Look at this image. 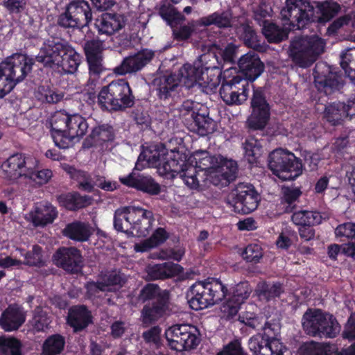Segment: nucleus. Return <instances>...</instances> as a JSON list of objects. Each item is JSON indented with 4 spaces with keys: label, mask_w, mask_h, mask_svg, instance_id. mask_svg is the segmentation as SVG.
<instances>
[{
    "label": "nucleus",
    "mask_w": 355,
    "mask_h": 355,
    "mask_svg": "<svg viewBox=\"0 0 355 355\" xmlns=\"http://www.w3.org/2000/svg\"><path fill=\"white\" fill-rule=\"evenodd\" d=\"M32 162H33V166L29 171L31 174L27 175L26 178L40 185L47 183L52 177V171L49 169L36 171L37 161L33 159Z\"/></svg>",
    "instance_id": "nucleus-56"
},
{
    "label": "nucleus",
    "mask_w": 355,
    "mask_h": 355,
    "mask_svg": "<svg viewBox=\"0 0 355 355\" xmlns=\"http://www.w3.org/2000/svg\"><path fill=\"white\" fill-rule=\"evenodd\" d=\"M354 225L352 223H345L338 225L334 230V234L337 239L342 238L354 239L355 238Z\"/></svg>",
    "instance_id": "nucleus-63"
},
{
    "label": "nucleus",
    "mask_w": 355,
    "mask_h": 355,
    "mask_svg": "<svg viewBox=\"0 0 355 355\" xmlns=\"http://www.w3.org/2000/svg\"><path fill=\"white\" fill-rule=\"evenodd\" d=\"M324 48V40L317 35L296 37L291 42L290 55L300 67L306 68L317 60Z\"/></svg>",
    "instance_id": "nucleus-6"
},
{
    "label": "nucleus",
    "mask_w": 355,
    "mask_h": 355,
    "mask_svg": "<svg viewBox=\"0 0 355 355\" xmlns=\"http://www.w3.org/2000/svg\"><path fill=\"white\" fill-rule=\"evenodd\" d=\"M252 292V288L248 282H241L236 285L232 299L238 304H243L244 301L250 296Z\"/></svg>",
    "instance_id": "nucleus-61"
},
{
    "label": "nucleus",
    "mask_w": 355,
    "mask_h": 355,
    "mask_svg": "<svg viewBox=\"0 0 355 355\" xmlns=\"http://www.w3.org/2000/svg\"><path fill=\"white\" fill-rule=\"evenodd\" d=\"M167 238L168 235L164 229L158 228L149 239H146L139 243H136L134 245V249L136 252H146L164 243Z\"/></svg>",
    "instance_id": "nucleus-40"
},
{
    "label": "nucleus",
    "mask_w": 355,
    "mask_h": 355,
    "mask_svg": "<svg viewBox=\"0 0 355 355\" xmlns=\"http://www.w3.org/2000/svg\"><path fill=\"white\" fill-rule=\"evenodd\" d=\"M259 197L254 187L248 183H239L227 196V202L234 207L235 212L248 214L254 211Z\"/></svg>",
    "instance_id": "nucleus-12"
},
{
    "label": "nucleus",
    "mask_w": 355,
    "mask_h": 355,
    "mask_svg": "<svg viewBox=\"0 0 355 355\" xmlns=\"http://www.w3.org/2000/svg\"><path fill=\"white\" fill-rule=\"evenodd\" d=\"M24 263L31 266H41L42 265V248L34 245L31 251L24 254Z\"/></svg>",
    "instance_id": "nucleus-62"
},
{
    "label": "nucleus",
    "mask_w": 355,
    "mask_h": 355,
    "mask_svg": "<svg viewBox=\"0 0 355 355\" xmlns=\"http://www.w3.org/2000/svg\"><path fill=\"white\" fill-rule=\"evenodd\" d=\"M164 292H169L167 290H161L159 287L154 284H148L140 291L138 299L142 302L153 298L160 299Z\"/></svg>",
    "instance_id": "nucleus-57"
},
{
    "label": "nucleus",
    "mask_w": 355,
    "mask_h": 355,
    "mask_svg": "<svg viewBox=\"0 0 355 355\" xmlns=\"http://www.w3.org/2000/svg\"><path fill=\"white\" fill-rule=\"evenodd\" d=\"M236 174L237 165L235 162L220 159V164L209 175L214 185L225 187L235 180Z\"/></svg>",
    "instance_id": "nucleus-21"
},
{
    "label": "nucleus",
    "mask_w": 355,
    "mask_h": 355,
    "mask_svg": "<svg viewBox=\"0 0 355 355\" xmlns=\"http://www.w3.org/2000/svg\"><path fill=\"white\" fill-rule=\"evenodd\" d=\"M181 266L171 262L148 266L146 271L150 279H165L182 271Z\"/></svg>",
    "instance_id": "nucleus-31"
},
{
    "label": "nucleus",
    "mask_w": 355,
    "mask_h": 355,
    "mask_svg": "<svg viewBox=\"0 0 355 355\" xmlns=\"http://www.w3.org/2000/svg\"><path fill=\"white\" fill-rule=\"evenodd\" d=\"M179 175L184 184L190 189H194L199 187V180L197 178V169L194 166L188 163Z\"/></svg>",
    "instance_id": "nucleus-54"
},
{
    "label": "nucleus",
    "mask_w": 355,
    "mask_h": 355,
    "mask_svg": "<svg viewBox=\"0 0 355 355\" xmlns=\"http://www.w3.org/2000/svg\"><path fill=\"white\" fill-rule=\"evenodd\" d=\"M198 329L189 324H175L165 331L168 347L177 352L195 349L200 342Z\"/></svg>",
    "instance_id": "nucleus-8"
},
{
    "label": "nucleus",
    "mask_w": 355,
    "mask_h": 355,
    "mask_svg": "<svg viewBox=\"0 0 355 355\" xmlns=\"http://www.w3.org/2000/svg\"><path fill=\"white\" fill-rule=\"evenodd\" d=\"M89 137L96 144L112 141L114 139L113 128L107 124L98 125L92 130Z\"/></svg>",
    "instance_id": "nucleus-47"
},
{
    "label": "nucleus",
    "mask_w": 355,
    "mask_h": 355,
    "mask_svg": "<svg viewBox=\"0 0 355 355\" xmlns=\"http://www.w3.org/2000/svg\"><path fill=\"white\" fill-rule=\"evenodd\" d=\"M256 292L260 299L270 301L280 296L284 292L282 285L279 283L260 282L256 288Z\"/></svg>",
    "instance_id": "nucleus-41"
},
{
    "label": "nucleus",
    "mask_w": 355,
    "mask_h": 355,
    "mask_svg": "<svg viewBox=\"0 0 355 355\" xmlns=\"http://www.w3.org/2000/svg\"><path fill=\"white\" fill-rule=\"evenodd\" d=\"M202 62H200V56L198 61L195 62L193 65L190 64H185L179 71V76L180 82L184 81L185 84H187L189 87L193 86L196 83L198 76L200 73V69L203 65Z\"/></svg>",
    "instance_id": "nucleus-36"
},
{
    "label": "nucleus",
    "mask_w": 355,
    "mask_h": 355,
    "mask_svg": "<svg viewBox=\"0 0 355 355\" xmlns=\"http://www.w3.org/2000/svg\"><path fill=\"white\" fill-rule=\"evenodd\" d=\"M144 157L148 165L157 168L162 175L167 174H171L173 177L178 175L188 164L183 159L184 157L175 150L166 153L165 150L146 152Z\"/></svg>",
    "instance_id": "nucleus-10"
},
{
    "label": "nucleus",
    "mask_w": 355,
    "mask_h": 355,
    "mask_svg": "<svg viewBox=\"0 0 355 355\" xmlns=\"http://www.w3.org/2000/svg\"><path fill=\"white\" fill-rule=\"evenodd\" d=\"M62 233L73 241L85 242L88 241L93 234V228L88 223L76 220L67 224Z\"/></svg>",
    "instance_id": "nucleus-29"
},
{
    "label": "nucleus",
    "mask_w": 355,
    "mask_h": 355,
    "mask_svg": "<svg viewBox=\"0 0 355 355\" xmlns=\"http://www.w3.org/2000/svg\"><path fill=\"white\" fill-rule=\"evenodd\" d=\"M65 340L63 336L54 334L49 336L42 346L43 355H58L64 349Z\"/></svg>",
    "instance_id": "nucleus-42"
},
{
    "label": "nucleus",
    "mask_w": 355,
    "mask_h": 355,
    "mask_svg": "<svg viewBox=\"0 0 355 355\" xmlns=\"http://www.w3.org/2000/svg\"><path fill=\"white\" fill-rule=\"evenodd\" d=\"M69 46L67 42L59 38L46 40L41 47L36 60L45 67L56 68Z\"/></svg>",
    "instance_id": "nucleus-17"
},
{
    "label": "nucleus",
    "mask_w": 355,
    "mask_h": 355,
    "mask_svg": "<svg viewBox=\"0 0 355 355\" xmlns=\"http://www.w3.org/2000/svg\"><path fill=\"white\" fill-rule=\"evenodd\" d=\"M198 23L205 26L215 25L218 28L230 27L232 26V14L229 11L215 12L200 18Z\"/></svg>",
    "instance_id": "nucleus-34"
},
{
    "label": "nucleus",
    "mask_w": 355,
    "mask_h": 355,
    "mask_svg": "<svg viewBox=\"0 0 355 355\" xmlns=\"http://www.w3.org/2000/svg\"><path fill=\"white\" fill-rule=\"evenodd\" d=\"M64 200L66 208L75 210L89 205L92 199L88 196H80L79 193H75L67 195Z\"/></svg>",
    "instance_id": "nucleus-52"
},
{
    "label": "nucleus",
    "mask_w": 355,
    "mask_h": 355,
    "mask_svg": "<svg viewBox=\"0 0 355 355\" xmlns=\"http://www.w3.org/2000/svg\"><path fill=\"white\" fill-rule=\"evenodd\" d=\"M249 93L248 83L240 76L224 80L219 90L220 96L228 105H238L247 101Z\"/></svg>",
    "instance_id": "nucleus-15"
},
{
    "label": "nucleus",
    "mask_w": 355,
    "mask_h": 355,
    "mask_svg": "<svg viewBox=\"0 0 355 355\" xmlns=\"http://www.w3.org/2000/svg\"><path fill=\"white\" fill-rule=\"evenodd\" d=\"M268 166L274 175L286 181L295 179L302 170L300 159L283 149H276L269 155Z\"/></svg>",
    "instance_id": "nucleus-7"
},
{
    "label": "nucleus",
    "mask_w": 355,
    "mask_h": 355,
    "mask_svg": "<svg viewBox=\"0 0 355 355\" xmlns=\"http://www.w3.org/2000/svg\"><path fill=\"white\" fill-rule=\"evenodd\" d=\"M124 26L123 17L115 14L104 13L95 21V26L98 33L109 36L119 32Z\"/></svg>",
    "instance_id": "nucleus-26"
},
{
    "label": "nucleus",
    "mask_w": 355,
    "mask_h": 355,
    "mask_svg": "<svg viewBox=\"0 0 355 355\" xmlns=\"http://www.w3.org/2000/svg\"><path fill=\"white\" fill-rule=\"evenodd\" d=\"M91 321L90 313L85 306H74L69 310L67 322L75 331L83 329Z\"/></svg>",
    "instance_id": "nucleus-32"
},
{
    "label": "nucleus",
    "mask_w": 355,
    "mask_h": 355,
    "mask_svg": "<svg viewBox=\"0 0 355 355\" xmlns=\"http://www.w3.org/2000/svg\"><path fill=\"white\" fill-rule=\"evenodd\" d=\"M353 62H355V47L345 49L340 55V65L345 72V76L334 71V92L340 91L345 86V78H348V72L352 69L350 64Z\"/></svg>",
    "instance_id": "nucleus-30"
},
{
    "label": "nucleus",
    "mask_w": 355,
    "mask_h": 355,
    "mask_svg": "<svg viewBox=\"0 0 355 355\" xmlns=\"http://www.w3.org/2000/svg\"><path fill=\"white\" fill-rule=\"evenodd\" d=\"M66 171L70 174L71 178L76 180L79 184V187L84 191L90 192L95 187L94 182L96 177L92 178L87 173L76 170L75 168L69 166Z\"/></svg>",
    "instance_id": "nucleus-45"
},
{
    "label": "nucleus",
    "mask_w": 355,
    "mask_h": 355,
    "mask_svg": "<svg viewBox=\"0 0 355 355\" xmlns=\"http://www.w3.org/2000/svg\"><path fill=\"white\" fill-rule=\"evenodd\" d=\"M101 280L104 285H107V288L112 290V286H122L126 279L125 275L121 272L114 270L105 274Z\"/></svg>",
    "instance_id": "nucleus-60"
},
{
    "label": "nucleus",
    "mask_w": 355,
    "mask_h": 355,
    "mask_svg": "<svg viewBox=\"0 0 355 355\" xmlns=\"http://www.w3.org/2000/svg\"><path fill=\"white\" fill-rule=\"evenodd\" d=\"M0 355H21L19 342L13 338L0 337Z\"/></svg>",
    "instance_id": "nucleus-53"
},
{
    "label": "nucleus",
    "mask_w": 355,
    "mask_h": 355,
    "mask_svg": "<svg viewBox=\"0 0 355 355\" xmlns=\"http://www.w3.org/2000/svg\"><path fill=\"white\" fill-rule=\"evenodd\" d=\"M195 167L211 173L220 163L221 157L211 156L207 152L202 151L194 155Z\"/></svg>",
    "instance_id": "nucleus-39"
},
{
    "label": "nucleus",
    "mask_w": 355,
    "mask_h": 355,
    "mask_svg": "<svg viewBox=\"0 0 355 355\" xmlns=\"http://www.w3.org/2000/svg\"><path fill=\"white\" fill-rule=\"evenodd\" d=\"M33 59L21 53L14 54L0 63V68L15 86L31 71Z\"/></svg>",
    "instance_id": "nucleus-14"
},
{
    "label": "nucleus",
    "mask_w": 355,
    "mask_h": 355,
    "mask_svg": "<svg viewBox=\"0 0 355 355\" xmlns=\"http://www.w3.org/2000/svg\"><path fill=\"white\" fill-rule=\"evenodd\" d=\"M302 194L300 189L297 187H283L282 202L286 204L285 211H292L295 205L294 203Z\"/></svg>",
    "instance_id": "nucleus-51"
},
{
    "label": "nucleus",
    "mask_w": 355,
    "mask_h": 355,
    "mask_svg": "<svg viewBox=\"0 0 355 355\" xmlns=\"http://www.w3.org/2000/svg\"><path fill=\"white\" fill-rule=\"evenodd\" d=\"M26 313L16 306H9L0 317V327L6 331L17 330L25 322Z\"/></svg>",
    "instance_id": "nucleus-25"
},
{
    "label": "nucleus",
    "mask_w": 355,
    "mask_h": 355,
    "mask_svg": "<svg viewBox=\"0 0 355 355\" xmlns=\"http://www.w3.org/2000/svg\"><path fill=\"white\" fill-rule=\"evenodd\" d=\"M35 97L42 103H57L63 98L64 94L61 92L40 86L35 92Z\"/></svg>",
    "instance_id": "nucleus-48"
},
{
    "label": "nucleus",
    "mask_w": 355,
    "mask_h": 355,
    "mask_svg": "<svg viewBox=\"0 0 355 355\" xmlns=\"http://www.w3.org/2000/svg\"><path fill=\"white\" fill-rule=\"evenodd\" d=\"M193 130L200 136L212 133L215 130V122L205 114L192 113Z\"/></svg>",
    "instance_id": "nucleus-35"
},
{
    "label": "nucleus",
    "mask_w": 355,
    "mask_h": 355,
    "mask_svg": "<svg viewBox=\"0 0 355 355\" xmlns=\"http://www.w3.org/2000/svg\"><path fill=\"white\" fill-rule=\"evenodd\" d=\"M66 51L56 68L60 67L65 73H74L80 64L81 56L71 45Z\"/></svg>",
    "instance_id": "nucleus-33"
},
{
    "label": "nucleus",
    "mask_w": 355,
    "mask_h": 355,
    "mask_svg": "<svg viewBox=\"0 0 355 355\" xmlns=\"http://www.w3.org/2000/svg\"><path fill=\"white\" fill-rule=\"evenodd\" d=\"M322 216L319 212L311 211H299L291 216L293 223L297 226H313L322 222Z\"/></svg>",
    "instance_id": "nucleus-38"
},
{
    "label": "nucleus",
    "mask_w": 355,
    "mask_h": 355,
    "mask_svg": "<svg viewBox=\"0 0 355 355\" xmlns=\"http://www.w3.org/2000/svg\"><path fill=\"white\" fill-rule=\"evenodd\" d=\"M154 57L153 51L148 49H142L123 58L121 63L114 69V72L120 76L135 73L148 64Z\"/></svg>",
    "instance_id": "nucleus-18"
},
{
    "label": "nucleus",
    "mask_w": 355,
    "mask_h": 355,
    "mask_svg": "<svg viewBox=\"0 0 355 355\" xmlns=\"http://www.w3.org/2000/svg\"><path fill=\"white\" fill-rule=\"evenodd\" d=\"M33 158L21 153L10 156L1 166V175L5 179L15 181L20 177H27L33 166Z\"/></svg>",
    "instance_id": "nucleus-16"
},
{
    "label": "nucleus",
    "mask_w": 355,
    "mask_h": 355,
    "mask_svg": "<svg viewBox=\"0 0 355 355\" xmlns=\"http://www.w3.org/2000/svg\"><path fill=\"white\" fill-rule=\"evenodd\" d=\"M261 329L263 330V336L257 334L249 340L250 351L254 355H284L282 343L275 338L279 333V326L266 322Z\"/></svg>",
    "instance_id": "nucleus-9"
},
{
    "label": "nucleus",
    "mask_w": 355,
    "mask_h": 355,
    "mask_svg": "<svg viewBox=\"0 0 355 355\" xmlns=\"http://www.w3.org/2000/svg\"><path fill=\"white\" fill-rule=\"evenodd\" d=\"M239 67L247 78L250 80H255L263 71V64L261 62L257 54L250 51L243 55L239 60Z\"/></svg>",
    "instance_id": "nucleus-27"
},
{
    "label": "nucleus",
    "mask_w": 355,
    "mask_h": 355,
    "mask_svg": "<svg viewBox=\"0 0 355 355\" xmlns=\"http://www.w3.org/2000/svg\"><path fill=\"white\" fill-rule=\"evenodd\" d=\"M169 292H164L160 299L152 304H146L142 310V316L145 322H151L168 314L171 311Z\"/></svg>",
    "instance_id": "nucleus-23"
},
{
    "label": "nucleus",
    "mask_w": 355,
    "mask_h": 355,
    "mask_svg": "<svg viewBox=\"0 0 355 355\" xmlns=\"http://www.w3.org/2000/svg\"><path fill=\"white\" fill-rule=\"evenodd\" d=\"M314 6L306 0H286L281 10L284 25L289 28L301 29L310 21L318 19L320 23L329 21L333 17V3L331 1L322 3L315 1Z\"/></svg>",
    "instance_id": "nucleus-1"
},
{
    "label": "nucleus",
    "mask_w": 355,
    "mask_h": 355,
    "mask_svg": "<svg viewBox=\"0 0 355 355\" xmlns=\"http://www.w3.org/2000/svg\"><path fill=\"white\" fill-rule=\"evenodd\" d=\"M216 56L212 53H205L200 55V62H204L196 84L203 88H207L209 82L207 78L218 67L215 65Z\"/></svg>",
    "instance_id": "nucleus-37"
},
{
    "label": "nucleus",
    "mask_w": 355,
    "mask_h": 355,
    "mask_svg": "<svg viewBox=\"0 0 355 355\" xmlns=\"http://www.w3.org/2000/svg\"><path fill=\"white\" fill-rule=\"evenodd\" d=\"M261 145L260 142L254 137H250L246 139L244 144V150L245 156L249 162L255 161L256 158L261 155Z\"/></svg>",
    "instance_id": "nucleus-58"
},
{
    "label": "nucleus",
    "mask_w": 355,
    "mask_h": 355,
    "mask_svg": "<svg viewBox=\"0 0 355 355\" xmlns=\"http://www.w3.org/2000/svg\"><path fill=\"white\" fill-rule=\"evenodd\" d=\"M180 83V78L176 74H164L154 78L153 85L161 99H166L172 96Z\"/></svg>",
    "instance_id": "nucleus-28"
},
{
    "label": "nucleus",
    "mask_w": 355,
    "mask_h": 355,
    "mask_svg": "<svg viewBox=\"0 0 355 355\" xmlns=\"http://www.w3.org/2000/svg\"><path fill=\"white\" fill-rule=\"evenodd\" d=\"M263 34L269 42H279L288 37L286 28H281L273 23L265 21Z\"/></svg>",
    "instance_id": "nucleus-46"
},
{
    "label": "nucleus",
    "mask_w": 355,
    "mask_h": 355,
    "mask_svg": "<svg viewBox=\"0 0 355 355\" xmlns=\"http://www.w3.org/2000/svg\"><path fill=\"white\" fill-rule=\"evenodd\" d=\"M66 171L70 174L71 178L76 180L79 184V187L84 191L90 192L95 187L94 182L96 177L92 178L87 173L76 170L75 168L69 166Z\"/></svg>",
    "instance_id": "nucleus-43"
},
{
    "label": "nucleus",
    "mask_w": 355,
    "mask_h": 355,
    "mask_svg": "<svg viewBox=\"0 0 355 355\" xmlns=\"http://www.w3.org/2000/svg\"><path fill=\"white\" fill-rule=\"evenodd\" d=\"M227 293L221 282L213 279L210 282H198L193 284L187 293L191 309L201 310L221 301Z\"/></svg>",
    "instance_id": "nucleus-4"
},
{
    "label": "nucleus",
    "mask_w": 355,
    "mask_h": 355,
    "mask_svg": "<svg viewBox=\"0 0 355 355\" xmlns=\"http://www.w3.org/2000/svg\"><path fill=\"white\" fill-rule=\"evenodd\" d=\"M98 102L103 110L119 111L132 107L135 97L128 83L119 80L102 88L98 96Z\"/></svg>",
    "instance_id": "nucleus-5"
},
{
    "label": "nucleus",
    "mask_w": 355,
    "mask_h": 355,
    "mask_svg": "<svg viewBox=\"0 0 355 355\" xmlns=\"http://www.w3.org/2000/svg\"><path fill=\"white\" fill-rule=\"evenodd\" d=\"M88 123L78 114L69 115L65 112L55 113L51 120V135L55 144L60 148L72 146L75 140L87 132Z\"/></svg>",
    "instance_id": "nucleus-2"
},
{
    "label": "nucleus",
    "mask_w": 355,
    "mask_h": 355,
    "mask_svg": "<svg viewBox=\"0 0 355 355\" xmlns=\"http://www.w3.org/2000/svg\"><path fill=\"white\" fill-rule=\"evenodd\" d=\"M66 171L70 174L71 178L76 180L79 184V187L84 191L90 192L95 187L94 182L96 177L92 178L87 173L76 170L75 168L69 166Z\"/></svg>",
    "instance_id": "nucleus-44"
},
{
    "label": "nucleus",
    "mask_w": 355,
    "mask_h": 355,
    "mask_svg": "<svg viewBox=\"0 0 355 355\" xmlns=\"http://www.w3.org/2000/svg\"><path fill=\"white\" fill-rule=\"evenodd\" d=\"M242 257L248 262L257 263L263 257L262 248L257 243L249 244L242 252Z\"/></svg>",
    "instance_id": "nucleus-59"
},
{
    "label": "nucleus",
    "mask_w": 355,
    "mask_h": 355,
    "mask_svg": "<svg viewBox=\"0 0 355 355\" xmlns=\"http://www.w3.org/2000/svg\"><path fill=\"white\" fill-rule=\"evenodd\" d=\"M92 19L89 3L83 0L73 1L67 8L65 12L59 17L58 23L65 28H82Z\"/></svg>",
    "instance_id": "nucleus-13"
},
{
    "label": "nucleus",
    "mask_w": 355,
    "mask_h": 355,
    "mask_svg": "<svg viewBox=\"0 0 355 355\" xmlns=\"http://www.w3.org/2000/svg\"><path fill=\"white\" fill-rule=\"evenodd\" d=\"M217 355H248L241 347V342L234 340L223 347Z\"/></svg>",
    "instance_id": "nucleus-64"
},
{
    "label": "nucleus",
    "mask_w": 355,
    "mask_h": 355,
    "mask_svg": "<svg viewBox=\"0 0 355 355\" xmlns=\"http://www.w3.org/2000/svg\"><path fill=\"white\" fill-rule=\"evenodd\" d=\"M251 105L252 112L248 119V125L251 129L261 130L267 124L270 112L268 104L261 89L254 91Z\"/></svg>",
    "instance_id": "nucleus-19"
},
{
    "label": "nucleus",
    "mask_w": 355,
    "mask_h": 355,
    "mask_svg": "<svg viewBox=\"0 0 355 355\" xmlns=\"http://www.w3.org/2000/svg\"><path fill=\"white\" fill-rule=\"evenodd\" d=\"M121 182L128 187L136 188L150 195H157L160 192V187L150 176L130 173L126 177L119 178Z\"/></svg>",
    "instance_id": "nucleus-24"
},
{
    "label": "nucleus",
    "mask_w": 355,
    "mask_h": 355,
    "mask_svg": "<svg viewBox=\"0 0 355 355\" xmlns=\"http://www.w3.org/2000/svg\"><path fill=\"white\" fill-rule=\"evenodd\" d=\"M160 16L171 26L182 21L184 16L170 5H163L159 9Z\"/></svg>",
    "instance_id": "nucleus-55"
},
{
    "label": "nucleus",
    "mask_w": 355,
    "mask_h": 355,
    "mask_svg": "<svg viewBox=\"0 0 355 355\" xmlns=\"http://www.w3.org/2000/svg\"><path fill=\"white\" fill-rule=\"evenodd\" d=\"M57 216L56 208L49 202L36 203L33 209L28 214L29 220L36 227H44L51 224Z\"/></svg>",
    "instance_id": "nucleus-22"
},
{
    "label": "nucleus",
    "mask_w": 355,
    "mask_h": 355,
    "mask_svg": "<svg viewBox=\"0 0 355 355\" xmlns=\"http://www.w3.org/2000/svg\"><path fill=\"white\" fill-rule=\"evenodd\" d=\"M154 218L150 210L135 206L119 208L114 214V226L118 231L146 236L152 229Z\"/></svg>",
    "instance_id": "nucleus-3"
},
{
    "label": "nucleus",
    "mask_w": 355,
    "mask_h": 355,
    "mask_svg": "<svg viewBox=\"0 0 355 355\" xmlns=\"http://www.w3.org/2000/svg\"><path fill=\"white\" fill-rule=\"evenodd\" d=\"M50 324V319L46 313L41 308L37 307L34 310L33 317L30 321L32 330L35 331H44Z\"/></svg>",
    "instance_id": "nucleus-50"
},
{
    "label": "nucleus",
    "mask_w": 355,
    "mask_h": 355,
    "mask_svg": "<svg viewBox=\"0 0 355 355\" xmlns=\"http://www.w3.org/2000/svg\"><path fill=\"white\" fill-rule=\"evenodd\" d=\"M303 355H331L330 343H318L310 342L304 344L301 347Z\"/></svg>",
    "instance_id": "nucleus-49"
},
{
    "label": "nucleus",
    "mask_w": 355,
    "mask_h": 355,
    "mask_svg": "<svg viewBox=\"0 0 355 355\" xmlns=\"http://www.w3.org/2000/svg\"><path fill=\"white\" fill-rule=\"evenodd\" d=\"M53 259L55 265L71 273L78 271L83 261L80 250L74 247L59 248Z\"/></svg>",
    "instance_id": "nucleus-20"
},
{
    "label": "nucleus",
    "mask_w": 355,
    "mask_h": 355,
    "mask_svg": "<svg viewBox=\"0 0 355 355\" xmlns=\"http://www.w3.org/2000/svg\"><path fill=\"white\" fill-rule=\"evenodd\" d=\"M302 324L309 336L330 338L333 334L331 315L318 309H309L303 315Z\"/></svg>",
    "instance_id": "nucleus-11"
}]
</instances>
